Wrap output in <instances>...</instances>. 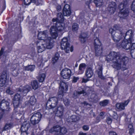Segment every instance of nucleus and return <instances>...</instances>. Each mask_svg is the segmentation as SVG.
Listing matches in <instances>:
<instances>
[{
	"label": "nucleus",
	"instance_id": "nucleus-1",
	"mask_svg": "<svg viewBox=\"0 0 135 135\" xmlns=\"http://www.w3.org/2000/svg\"><path fill=\"white\" fill-rule=\"evenodd\" d=\"M128 60V58L127 57L123 56L120 55L119 52L114 51L110 52L106 58V60L107 62L112 61L113 67L117 70L121 69L123 70H126V64Z\"/></svg>",
	"mask_w": 135,
	"mask_h": 135
},
{
	"label": "nucleus",
	"instance_id": "nucleus-2",
	"mask_svg": "<svg viewBox=\"0 0 135 135\" xmlns=\"http://www.w3.org/2000/svg\"><path fill=\"white\" fill-rule=\"evenodd\" d=\"M127 4V2L125 0L121 2L119 5L120 10L119 15L120 18L125 19L129 15V9L126 7Z\"/></svg>",
	"mask_w": 135,
	"mask_h": 135
},
{
	"label": "nucleus",
	"instance_id": "nucleus-3",
	"mask_svg": "<svg viewBox=\"0 0 135 135\" xmlns=\"http://www.w3.org/2000/svg\"><path fill=\"white\" fill-rule=\"evenodd\" d=\"M49 32L47 30H45L40 32L38 35V38L44 40V43H50L53 45L54 42L51 37L49 36Z\"/></svg>",
	"mask_w": 135,
	"mask_h": 135
},
{
	"label": "nucleus",
	"instance_id": "nucleus-4",
	"mask_svg": "<svg viewBox=\"0 0 135 135\" xmlns=\"http://www.w3.org/2000/svg\"><path fill=\"white\" fill-rule=\"evenodd\" d=\"M57 102L58 99L56 97H54L50 98L46 103V109L48 110L52 109L54 112H55L56 108H55L57 104Z\"/></svg>",
	"mask_w": 135,
	"mask_h": 135
},
{
	"label": "nucleus",
	"instance_id": "nucleus-5",
	"mask_svg": "<svg viewBox=\"0 0 135 135\" xmlns=\"http://www.w3.org/2000/svg\"><path fill=\"white\" fill-rule=\"evenodd\" d=\"M94 45L95 55L97 56H101L102 53L103 48L101 43L98 38H96L94 40Z\"/></svg>",
	"mask_w": 135,
	"mask_h": 135
},
{
	"label": "nucleus",
	"instance_id": "nucleus-6",
	"mask_svg": "<svg viewBox=\"0 0 135 135\" xmlns=\"http://www.w3.org/2000/svg\"><path fill=\"white\" fill-rule=\"evenodd\" d=\"M37 46V48L38 52H41L44 51L45 49H50L53 47V45L51 43H44L42 44L41 42L37 41L36 42Z\"/></svg>",
	"mask_w": 135,
	"mask_h": 135
},
{
	"label": "nucleus",
	"instance_id": "nucleus-7",
	"mask_svg": "<svg viewBox=\"0 0 135 135\" xmlns=\"http://www.w3.org/2000/svg\"><path fill=\"white\" fill-rule=\"evenodd\" d=\"M61 46L62 49L65 50L66 53H69L70 50L71 52L73 51L72 46H71V48L70 47V44L68 42L66 38H63L62 39L61 42Z\"/></svg>",
	"mask_w": 135,
	"mask_h": 135
},
{
	"label": "nucleus",
	"instance_id": "nucleus-8",
	"mask_svg": "<svg viewBox=\"0 0 135 135\" xmlns=\"http://www.w3.org/2000/svg\"><path fill=\"white\" fill-rule=\"evenodd\" d=\"M42 117V115L39 112L35 113L31 116L30 121L31 124L33 125H35L38 124Z\"/></svg>",
	"mask_w": 135,
	"mask_h": 135
},
{
	"label": "nucleus",
	"instance_id": "nucleus-9",
	"mask_svg": "<svg viewBox=\"0 0 135 135\" xmlns=\"http://www.w3.org/2000/svg\"><path fill=\"white\" fill-rule=\"evenodd\" d=\"M9 102L5 100H3L0 103V108L2 111L4 112H8L11 110L9 105Z\"/></svg>",
	"mask_w": 135,
	"mask_h": 135
},
{
	"label": "nucleus",
	"instance_id": "nucleus-10",
	"mask_svg": "<svg viewBox=\"0 0 135 135\" xmlns=\"http://www.w3.org/2000/svg\"><path fill=\"white\" fill-rule=\"evenodd\" d=\"M7 71L6 70L3 71L1 75H0V87L5 85L7 80Z\"/></svg>",
	"mask_w": 135,
	"mask_h": 135
},
{
	"label": "nucleus",
	"instance_id": "nucleus-11",
	"mask_svg": "<svg viewBox=\"0 0 135 135\" xmlns=\"http://www.w3.org/2000/svg\"><path fill=\"white\" fill-rule=\"evenodd\" d=\"M61 74L63 78L65 79H69L71 76V71L69 69L65 68L62 70Z\"/></svg>",
	"mask_w": 135,
	"mask_h": 135
},
{
	"label": "nucleus",
	"instance_id": "nucleus-12",
	"mask_svg": "<svg viewBox=\"0 0 135 135\" xmlns=\"http://www.w3.org/2000/svg\"><path fill=\"white\" fill-rule=\"evenodd\" d=\"M134 32L132 30H129L126 32L124 38L129 41V42H132L134 41Z\"/></svg>",
	"mask_w": 135,
	"mask_h": 135
},
{
	"label": "nucleus",
	"instance_id": "nucleus-13",
	"mask_svg": "<svg viewBox=\"0 0 135 135\" xmlns=\"http://www.w3.org/2000/svg\"><path fill=\"white\" fill-rule=\"evenodd\" d=\"M31 87L29 85H27L23 87L20 86L18 89V91L23 94L24 96L26 95L27 93L30 91Z\"/></svg>",
	"mask_w": 135,
	"mask_h": 135
},
{
	"label": "nucleus",
	"instance_id": "nucleus-14",
	"mask_svg": "<svg viewBox=\"0 0 135 135\" xmlns=\"http://www.w3.org/2000/svg\"><path fill=\"white\" fill-rule=\"evenodd\" d=\"M49 31L52 38L54 39H56L58 36V31L55 26H52L50 28Z\"/></svg>",
	"mask_w": 135,
	"mask_h": 135
},
{
	"label": "nucleus",
	"instance_id": "nucleus-15",
	"mask_svg": "<svg viewBox=\"0 0 135 135\" xmlns=\"http://www.w3.org/2000/svg\"><path fill=\"white\" fill-rule=\"evenodd\" d=\"M129 99L125 101L124 102L117 103L116 104V106L117 109L121 110L125 109V107L126 106L129 102Z\"/></svg>",
	"mask_w": 135,
	"mask_h": 135
},
{
	"label": "nucleus",
	"instance_id": "nucleus-16",
	"mask_svg": "<svg viewBox=\"0 0 135 135\" xmlns=\"http://www.w3.org/2000/svg\"><path fill=\"white\" fill-rule=\"evenodd\" d=\"M132 42H129V41L125 39L124 40L121 44V47L126 50L130 49L132 45Z\"/></svg>",
	"mask_w": 135,
	"mask_h": 135
},
{
	"label": "nucleus",
	"instance_id": "nucleus-17",
	"mask_svg": "<svg viewBox=\"0 0 135 135\" xmlns=\"http://www.w3.org/2000/svg\"><path fill=\"white\" fill-rule=\"evenodd\" d=\"M122 35L121 31H119L118 32H115L114 35H112V37L114 42H117L119 41Z\"/></svg>",
	"mask_w": 135,
	"mask_h": 135
},
{
	"label": "nucleus",
	"instance_id": "nucleus-18",
	"mask_svg": "<svg viewBox=\"0 0 135 135\" xmlns=\"http://www.w3.org/2000/svg\"><path fill=\"white\" fill-rule=\"evenodd\" d=\"M62 11L64 16H70L71 12L70 6L68 4H65L63 8Z\"/></svg>",
	"mask_w": 135,
	"mask_h": 135
},
{
	"label": "nucleus",
	"instance_id": "nucleus-19",
	"mask_svg": "<svg viewBox=\"0 0 135 135\" xmlns=\"http://www.w3.org/2000/svg\"><path fill=\"white\" fill-rule=\"evenodd\" d=\"M30 127V124L28 121H25L22 123L20 129L21 132H24L27 131Z\"/></svg>",
	"mask_w": 135,
	"mask_h": 135
},
{
	"label": "nucleus",
	"instance_id": "nucleus-20",
	"mask_svg": "<svg viewBox=\"0 0 135 135\" xmlns=\"http://www.w3.org/2000/svg\"><path fill=\"white\" fill-rule=\"evenodd\" d=\"M88 37L87 33L86 32H83L81 33L79 37V39L82 43L85 42Z\"/></svg>",
	"mask_w": 135,
	"mask_h": 135
},
{
	"label": "nucleus",
	"instance_id": "nucleus-21",
	"mask_svg": "<svg viewBox=\"0 0 135 135\" xmlns=\"http://www.w3.org/2000/svg\"><path fill=\"white\" fill-rule=\"evenodd\" d=\"M56 110V115L58 117H60L63 115L64 110V108L63 106L62 105H59L57 107Z\"/></svg>",
	"mask_w": 135,
	"mask_h": 135
},
{
	"label": "nucleus",
	"instance_id": "nucleus-22",
	"mask_svg": "<svg viewBox=\"0 0 135 135\" xmlns=\"http://www.w3.org/2000/svg\"><path fill=\"white\" fill-rule=\"evenodd\" d=\"M83 94V95L85 96H88V94L86 93L84 89H83L81 91H75L74 93V97L75 98H76L79 97L81 94Z\"/></svg>",
	"mask_w": 135,
	"mask_h": 135
},
{
	"label": "nucleus",
	"instance_id": "nucleus-23",
	"mask_svg": "<svg viewBox=\"0 0 135 135\" xmlns=\"http://www.w3.org/2000/svg\"><path fill=\"white\" fill-rule=\"evenodd\" d=\"M60 129L61 127L59 126L56 125L54 126L53 128L50 129L49 132L51 133L55 132L57 134L59 135V134H60Z\"/></svg>",
	"mask_w": 135,
	"mask_h": 135
},
{
	"label": "nucleus",
	"instance_id": "nucleus-24",
	"mask_svg": "<svg viewBox=\"0 0 135 135\" xmlns=\"http://www.w3.org/2000/svg\"><path fill=\"white\" fill-rule=\"evenodd\" d=\"M57 30L61 31L63 30L65 28V26L64 23H62L57 22L55 26Z\"/></svg>",
	"mask_w": 135,
	"mask_h": 135
},
{
	"label": "nucleus",
	"instance_id": "nucleus-25",
	"mask_svg": "<svg viewBox=\"0 0 135 135\" xmlns=\"http://www.w3.org/2000/svg\"><path fill=\"white\" fill-rule=\"evenodd\" d=\"M93 75L92 68H89L85 71V75L88 78H91Z\"/></svg>",
	"mask_w": 135,
	"mask_h": 135
},
{
	"label": "nucleus",
	"instance_id": "nucleus-26",
	"mask_svg": "<svg viewBox=\"0 0 135 135\" xmlns=\"http://www.w3.org/2000/svg\"><path fill=\"white\" fill-rule=\"evenodd\" d=\"M86 64L84 63L80 64L79 66L78 73L79 74H83L86 68Z\"/></svg>",
	"mask_w": 135,
	"mask_h": 135
},
{
	"label": "nucleus",
	"instance_id": "nucleus-27",
	"mask_svg": "<svg viewBox=\"0 0 135 135\" xmlns=\"http://www.w3.org/2000/svg\"><path fill=\"white\" fill-rule=\"evenodd\" d=\"M24 1L25 4L27 5H29L31 3L35 4L37 5H41L40 3L36 2V0H24Z\"/></svg>",
	"mask_w": 135,
	"mask_h": 135
},
{
	"label": "nucleus",
	"instance_id": "nucleus-28",
	"mask_svg": "<svg viewBox=\"0 0 135 135\" xmlns=\"http://www.w3.org/2000/svg\"><path fill=\"white\" fill-rule=\"evenodd\" d=\"M131 49V54L132 57L135 59V43H133L130 49Z\"/></svg>",
	"mask_w": 135,
	"mask_h": 135
},
{
	"label": "nucleus",
	"instance_id": "nucleus-29",
	"mask_svg": "<svg viewBox=\"0 0 135 135\" xmlns=\"http://www.w3.org/2000/svg\"><path fill=\"white\" fill-rule=\"evenodd\" d=\"M60 88L66 91L68 90V86L67 83L63 82H61L60 83Z\"/></svg>",
	"mask_w": 135,
	"mask_h": 135
},
{
	"label": "nucleus",
	"instance_id": "nucleus-30",
	"mask_svg": "<svg viewBox=\"0 0 135 135\" xmlns=\"http://www.w3.org/2000/svg\"><path fill=\"white\" fill-rule=\"evenodd\" d=\"M102 65H99V66L97 70L98 71V74L99 77L102 79H104V78L102 76Z\"/></svg>",
	"mask_w": 135,
	"mask_h": 135
},
{
	"label": "nucleus",
	"instance_id": "nucleus-31",
	"mask_svg": "<svg viewBox=\"0 0 135 135\" xmlns=\"http://www.w3.org/2000/svg\"><path fill=\"white\" fill-rule=\"evenodd\" d=\"M60 57L59 54L56 52L55 55L52 59V62L53 64L56 62Z\"/></svg>",
	"mask_w": 135,
	"mask_h": 135
},
{
	"label": "nucleus",
	"instance_id": "nucleus-32",
	"mask_svg": "<svg viewBox=\"0 0 135 135\" xmlns=\"http://www.w3.org/2000/svg\"><path fill=\"white\" fill-rule=\"evenodd\" d=\"M13 127V124L12 123H7L6 124L4 127L3 128V131H6L12 128Z\"/></svg>",
	"mask_w": 135,
	"mask_h": 135
},
{
	"label": "nucleus",
	"instance_id": "nucleus-33",
	"mask_svg": "<svg viewBox=\"0 0 135 135\" xmlns=\"http://www.w3.org/2000/svg\"><path fill=\"white\" fill-rule=\"evenodd\" d=\"M90 98L91 100L94 102H96L99 100L98 96L95 94H93L90 96Z\"/></svg>",
	"mask_w": 135,
	"mask_h": 135
},
{
	"label": "nucleus",
	"instance_id": "nucleus-34",
	"mask_svg": "<svg viewBox=\"0 0 135 135\" xmlns=\"http://www.w3.org/2000/svg\"><path fill=\"white\" fill-rule=\"evenodd\" d=\"M94 2L97 7H99L104 4L103 0H94Z\"/></svg>",
	"mask_w": 135,
	"mask_h": 135
},
{
	"label": "nucleus",
	"instance_id": "nucleus-35",
	"mask_svg": "<svg viewBox=\"0 0 135 135\" xmlns=\"http://www.w3.org/2000/svg\"><path fill=\"white\" fill-rule=\"evenodd\" d=\"M45 77V74L44 73H42L39 75L37 78L40 82H42L44 80Z\"/></svg>",
	"mask_w": 135,
	"mask_h": 135
},
{
	"label": "nucleus",
	"instance_id": "nucleus-36",
	"mask_svg": "<svg viewBox=\"0 0 135 135\" xmlns=\"http://www.w3.org/2000/svg\"><path fill=\"white\" fill-rule=\"evenodd\" d=\"M31 85L32 86V88L36 90L37 89L38 87V82L36 80H34L31 83Z\"/></svg>",
	"mask_w": 135,
	"mask_h": 135
},
{
	"label": "nucleus",
	"instance_id": "nucleus-37",
	"mask_svg": "<svg viewBox=\"0 0 135 135\" xmlns=\"http://www.w3.org/2000/svg\"><path fill=\"white\" fill-rule=\"evenodd\" d=\"M36 100L34 96H31L29 100V102L31 105H34L35 104Z\"/></svg>",
	"mask_w": 135,
	"mask_h": 135
},
{
	"label": "nucleus",
	"instance_id": "nucleus-38",
	"mask_svg": "<svg viewBox=\"0 0 135 135\" xmlns=\"http://www.w3.org/2000/svg\"><path fill=\"white\" fill-rule=\"evenodd\" d=\"M109 100L108 99H105L100 102L99 104L102 107H105L107 106L109 103Z\"/></svg>",
	"mask_w": 135,
	"mask_h": 135
},
{
	"label": "nucleus",
	"instance_id": "nucleus-39",
	"mask_svg": "<svg viewBox=\"0 0 135 135\" xmlns=\"http://www.w3.org/2000/svg\"><path fill=\"white\" fill-rule=\"evenodd\" d=\"M35 66L34 65H30L26 66L25 68V69L26 70L33 71L34 69Z\"/></svg>",
	"mask_w": 135,
	"mask_h": 135
},
{
	"label": "nucleus",
	"instance_id": "nucleus-40",
	"mask_svg": "<svg viewBox=\"0 0 135 135\" xmlns=\"http://www.w3.org/2000/svg\"><path fill=\"white\" fill-rule=\"evenodd\" d=\"M79 26L76 23H74L72 26V30L73 31H76L79 28Z\"/></svg>",
	"mask_w": 135,
	"mask_h": 135
},
{
	"label": "nucleus",
	"instance_id": "nucleus-41",
	"mask_svg": "<svg viewBox=\"0 0 135 135\" xmlns=\"http://www.w3.org/2000/svg\"><path fill=\"white\" fill-rule=\"evenodd\" d=\"M6 93L12 95L14 93V90L10 87L7 88L6 90Z\"/></svg>",
	"mask_w": 135,
	"mask_h": 135
},
{
	"label": "nucleus",
	"instance_id": "nucleus-42",
	"mask_svg": "<svg viewBox=\"0 0 135 135\" xmlns=\"http://www.w3.org/2000/svg\"><path fill=\"white\" fill-rule=\"evenodd\" d=\"M66 91L65 90L61 89L60 88L59 90L58 97L59 98H62L63 96V93H66Z\"/></svg>",
	"mask_w": 135,
	"mask_h": 135
},
{
	"label": "nucleus",
	"instance_id": "nucleus-43",
	"mask_svg": "<svg viewBox=\"0 0 135 135\" xmlns=\"http://www.w3.org/2000/svg\"><path fill=\"white\" fill-rule=\"evenodd\" d=\"M71 118L73 122H76L79 120L80 118L79 116L75 115H73L71 116Z\"/></svg>",
	"mask_w": 135,
	"mask_h": 135
},
{
	"label": "nucleus",
	"instance_id": "nucleus-44",
	"mask_svg": "<svg viewBox=\"0 0 135 135\" xmlns=\"http://www.w3.org/2000/svg\"><path fill=\"white\" fill-rule=\"evenodd\" d=\"M67 132V129L64 127H61L60 131V134L59 135H61L66 133Z\"/></svg>",
	"mask_w": 135,
	"mask_h": 135
},
{
	"label": "nucleus",
	"instance_id": "nucleus-45",
	"mask_svg": "<svg viewBox=\"0 0 135 135\" xmlns=\"http://www.w3.org/2000/svg\"><path fill=\"white\" fill-rule=\"evenodd\" d=\"M128 128H129V133L130 135H131L134 132V129L132 125L131 124H129L128 126Z\"/></svg>",
	"mask_w": 135,
	"mask_h": 135
},
{
	"label": "nucleus",
	"instance_id": "nucleus-46",
	"mask_svg": "<svg viewBox=\"0 0 135 135\" xmlns=\"http://www.w3.org/2000/svg\"><path fill=\"white\" fill-rule=\"evenodd\" d=\"M57 18H58L59 21L61 20V21H63L64 20L63 16L61 13H57Z\"/></svg>",
	"mask_w": 135,
	"mask_h": 135
},
{
	"label": "nucleus",
	"instance_id": "nucleus-47",
	"mask_svg": "<svg viewBox=\"0 0 135 135\" xmlns=\"http://www.w3.org/2000/svg\"><path fill=\"white\" fill-rule=\"evenodd\" d=\"M20 104V101L13 100V105L15 108H17L18 107Z\"/></svg>",
	"mask_w": 135,
	"mask_h": 135
},
{
	"label": "nucleus",
	"instance_id": "nucleus-48",
	"mask_svg": "<svg viewBox=\"0 0 135 135\" xmlns=\"http://www.w3.org/2000/svg\"><path fill=\"white\" fill-rule=\"evenodd\" d=\"M108 11L110 14L113 13L115 12V9L114 8H111L108 7Z\"/></svg>",
	"mask_w": 135,
	"mask_h": 135
},
{
	"label": "nucleus",
	"instance_id": "nucleus-49",
	"mask_svg": "<svg viewBox=\"0 0 135 135\" xmlns=\"http://www.w3.org/2000/svg\"><path fill=\"white\" fill-rule=\"evenodd\" d=\"M20 96L18 94H16L14 96L13 100L20 101Z\"/></svg>",
	"mask_w": 135,
	"mask_h": 135
},
{
	"label": "nucleus",
	"instance_id": "nucleus-50",
	"mask_svg": "<svg viewBox=\"0 0 135 135\" xmlns=\"http://www.w3.org/2000/svg\"><path fill=\"white\" fill-rule=\"evenodd\" d=\"M108 7L112 8H114L115 9H116L117 7V6L116 3L115 2H112L109 4Z\"/></svg>",
	"mask_w": 135,
	"mask_h": 135
},
{
	"label": "nucleus",
	"instance_id": "nucleus-51",
	"mask_svg": "<svg viewBox=\"0 0 135 135\" xmlns=\"http://www.w3.org/2000/svg\"><path fill=\"white\" fill-rule=\"evenodd\" d=\"M131 9L135 12V0H134L132 2L131 6Z\"/></svg>",
	"mask_w": 135,
	"mask_h": 135
},
{
	"label": "nucleus",
	"instance_id": "nucleus-52",
	"mask_svg": "<svg viewBox=\"0 0 135 135\" xmlns=\"http://www.w3.org/2000/svg\"><path fill=\"white\" fill-rule=\"evenodd\" d=\"M63 102L65 105H68L70 103L69 100L67 99L66 98L64 99Z\"/></svg>",
	"mask_w": 135,
	"mask_h": 135
},
{
	"label": "nucleus",
	"instance_id": "nucleus-53",
	"mask_svg": "<svg viewBox=\"0 0 135 135\" xmlns=\"http://www.w3.org/2000/svg\"><path fill=\"white\" fill-rule=\"evenodd\" d=\"M112 120L111 118L109 117H107L106 119V122L108 124H110L112 122Z\"/></svg>",
	"mask_w": 135,
	"mask_h": 135
},
{
	"label": "nucleus",
	"instance_id": "nucleus-54",
	"mask_svg": "<svg viewBox=\"0 0 135 135\" xmlns=\"http://www.w3.org/2000/svg\"><path fill=\"white\" fill-rule=\"evenodd\" d=\"M52 21L54 22H55V25L56 23L57 22H59V20H58V18L57 17L56 18H53L52 19Z\"/></svg>",
	"mask_w": 135,
	"mask_h": 135
},
{
	"label": "nucleus",
	"instance_id": "nucleus-55",
	"mask_svg": "<svg viewBox=\"0 0 135 135\" xmlns=\"http://www.w3.org/2000/svg\"><path fill=\"white\" fill-rule=\"evenodd\" d=\"M114 28H113L114 30H120V28L119 27V26L117 25H115L114 26Z\"/></svg>",
	"mask_w": 135,
	"mask_h": 135
},
{
	"label": "nucleus",
	"instance_id": "nucleus-56",
	"mask_svg": "<svg viewBox=\"0 0 135 135\" xmlns=\"http://www.w3.org/2000/svg\"><path fill=\"white\" fill-rule=\"evenodd\" d=\"M79 79V78L78 77H74L72 80V82L73 83H76Z\"/></svg>",
	"mask_w": 135,
	"mask_h": 135
},
{
	"label": "nucleus",
	"instance_id": "nucleus-57",
	"mask_svg": "<svg viewBox=\"0 0 135 135\" xmlns=\"http://www.w3.org/2000/svg\"><path fill=\"white\" fill-rule=\"evenodd\" d=\"M83 130L85 131H88L89 129V127L88 125H84L83 127Z\"/></svg>",
	"mask_w": 135,
	"mask_h": 135
},
{
	"label": "nucleus",
	"instance_id": "nucleus-58",
	"mask_svg": "<svg viewBox=\"0 0 135 135\" xmlns=\"http://www.w3.org/2000/svg\"><path fill=\"white\" fill-rule=\"evenodd\" d=\"M89 114L90 115L91 117H92L93 116L94 117L95 116V113L93 112V110H90L89 113Z\"/></svg>",
	"mask_w": 135,
	"mask_h": 135
},
{
	"label": "nucleus",
	"instance_id": "nucleus-59",
	"mask_svg": "<svg viewBox=\"0 0 135 135\" xmlns=\"http://www.w3.org/2000/svg\"><path fill=\"white\" fill-rule=\"evenodd\" d=\"M109 135H117L116 133L113 131H110L109 132Z\"/></svg>",
	"mask_w": 135,
	"mask_h": 135
},
{
	"label": "nucleus",
	"instance_id": "nucleus-60",
	"mask_svg": "<svg viewBox=\"0 0 135 135\" xmlns=\"http://www.w3.org/2000/svg\"><path fill=\"white\" fill-rule=\"evenodd\" d=\"M112 117L114 119H117L118 117L117 114L116 113H114Z\"/></svg>",
	"mask_w": 135,
	"mask_h": 135
},
{
	"label": "nucleus",
	"instance_id": "nucleus-61",
	"mask_svg": "<svg viewBox=\"0 0 135 135\" xmlns=\"http://www.w3.org/2000/svg\"><path fill=\"white\" fill-rule=\"evenodd\" d=\"M104 112H101L99 114V116L101 117V118L103 119L104 117Z\"/></svg>",
	"mask_w": 135,
	"mask_h": 135
},
{
	"label": "nucleus",
	"instance_id": "nucleus-62",
	"mask_svg": "<svg viewBox=\"0 0 135 135\" xmlns=\"http://www.w3.org/2000/svg\"><path fill=\"white\" fill-rule=\"evenodd\" d=\"M72 119L71 118V116L69 117L67 119V122L68 123H71L73 122Z\"/></svg>",
	"mask_w": 135,
	"mask_h": 135
},
{
	"label": "nucleus",
	"instance_id": "nucleus-63",
	"mask_svg": "<svg viewBox=\"0 0 135 135\" xmlns=\"http://www.w3.org/2000/svg\"><path fill=\"white\" fill-rule=\"evenodd\" d=\"M56 9L58 12L60 11L61 9V7L60 6L58 5L56 7Z\"/></svg>",
	"mask_w": 135,
	"mask_h": 135
},
{
	"label": "nucleus",
	"instance_id": "nucleus-64",
	"mask_svg": "<svg viewBox=\"0 0 135 135\" xmlns=\"http://www.w3.org/2000/svg\"><path fill=\"white\" fill-rule=\"evenodd\" d=\"M115 30L113 28H110L109 29V32L111 33L112 35H113V32Z\"/></svg>",
	"mask_w": 135,
	"mask_h": 135
}]
</instances>
